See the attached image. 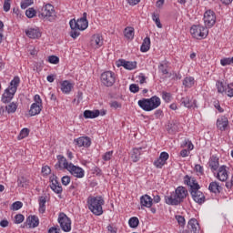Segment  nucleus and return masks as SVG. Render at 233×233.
Wrapping results in <instances>:
<instances>
[{
  "instance_id": "obj_1",
  "label": "nucleus",
  "mask_w": 233,
  "mask_h": 233,
  "mask_svg": "<svg viewBox=\"0 0 233 233\" xmlns=\"http://www.w3.org/2000/svg\"><path fill=\"white\" fill-rule=\"evenodd\" d=\"M188 196V190L185 187L179 186L176 188L175 192L171 193V196L165 197V202L167 205L177 206L181 205Z\"/></svg>"
},
{
  "instance_id": "obj_2",
  "label": "nucleus",
  "mask_w": 233,
  "mask_h": 233,
  "mask_svg": "<svg viewBox=\"0 0 233 233\" xmlns=\"http://www.w3.org/2000/svg\"><path fill=\"white\" fill-rule=\"evenodd\" d=\"M137 105L145 112H152V110L161 106V98L157 96H153L150 98H142L138 100Z\"/></svg>"
},
{
  "instance_id": "obj_3",
  "label": "nucleus",
  "mask_w": 233,
  "mask_h": 233,
  "mask_svg": "<svg viewBox=\"0 0 233 233\" xmlns=\"http://www.w3.org/2000/svg\"><path fill=\"white\" fill-rule=\"evenodd\" d=\"M103 205H105V199H103V197H88L87 198L88 209L95 216H102Z\"/></svg>"
},
{
  "instance_id": "obj_4",
  "label": "nucleus",
  "mask_w": 233,
  "mask_h": 233,
  "mask_svg": "<svg viewBox=\"0 0 233 233\" xmlns=\"http://www.w3.org/2000/svg\"><path fill=\"white\" fill-rule=\"evenodd\" d=\"M190 34L195 39H205L208 35V29L201 25H194L190 28Z\"/></svg>"
},
{
  "instance_id": "obj_5",
  "label": "nucleus",
  "mask_w": 233,
  "mask_h": 233,
  "mask_svg": "<svg viewBox=\"0 0 233 233\" xmlns=\"http://www.w3.org/2000/svg\"><path fill=\"white\" fill-rule=\"evenodd\" d=\"M38 17L40 19H48V21H54V19H56V10H54V6L50 4L44 5L41 11H39Z\"/></svg>"
},
{
  "instance_id": "obj_6",
  "label": "nucleus",
  "mask_w": 233,
  "mask_h": 233,
  "mask_svg": "<svg viewBox=\"0 0 233 233\" xmlns=\"http://www.w3.org/2000/svg\"><path fill=\"white\" fill-rule=\"evenodd\" d=\"M199 188L201 187L198 184H196L192 189H189V192L191 194L192 199L195 201V203H198V205H203L207 198H205V194H203Z\"/></svg>"
},
{
  "instance_id": "obj_7",
  "label": "nucleus",
  "mask_w": 233,
  "mask_h": 233,
  "mask_svg": "<svg viewBox=\"0 0 233 233\" xmlns=\"http://www.w3.org/2000/svg\"><path fill=\"white\" fill-rule=\"evenodd\" d=\"M34 101L35 103L31 105L29 110V115L31 116H39V114H41V111L43 110V100L41 99V96L35 95Z\"/></svg>"
},
{
  "instance_id": "obj_8",
  "label": "nucleus",
  "mask_w": 233,
  "mask_h": 233,
  "mask_svg": "<svg viewBox=\"0 0 233 233\" xmlns=\"http://www.w3.org/2000/svg\"><path fill=\"white\" fill-rule=\"evenodd\" d=\"M87 14L85 12L83 13V16L76 20L73 18L69 21V25H73L75 28H78L81 32L86 30L88 28V19H86Z\"/></svg>"
},
{
  "instance_id": "obj_9",
  "label": "nucleus",
  "mask_w": 233,
  "mask_h": 233,
  "mask_svg": "<svg viewBox=\"0 0 233 233\" xmlns=\"http://www.w3.org/2000/svg\"><path fill=\"white\" fill-rule=\"evenodd\" d=\"M58 223L64 232H70L72 230V220L64 212L59 213Z\"/></svg>"
},
{
  "instance_id": "obj_10",
  "label": "nucleus",
  "mask_w": 233,
  "mask_h": 233,
  "mask_svg": "<svg viewBox=\"0 0 233 233\" xmlns=\"http://www.w3.org/2000/svg\"><path fill=\"white\" fill-rule=\"evenodd\" d=\"M100 79L104 86H114V83H116V74L112 71H106L101 74Z\"/></svg>"
},
{
  "instance_id": "obj_11",
  "label": "nucleus",
  "mask_w": 233,
  "mask_h": 233,
  "mask_svg": "<svg viewBox=\"0 0 233 233\" xmlns=\"http://www.w3.org/2000/svg\"><path fill=\"white\" fill-rule=\"evenodd\" d=\"M204 25L207 28H212L216 25V13L208 10L204 13Z\"/></svg>"
},
{
  "instance_id": "obj_12",
  "label": "nucleus",
  "mask_w": 233,
  "mask_h": 233,
  "mask_svg": "<svg viewBox=\"0 0 233 233\" xmlns=\"http://www.w3.org/2000/svg\"><path fill=\"white\" fill-rule=\"evenodd\" d=\"M50 181V188L55 192V194H62L63 193V187H61V184H59V181L57 180V176L52 175L49 177Z\"/></svg>"
},
{
  "instance_id": "obj_13",
  "label": "nucleus",
  "mask_w": 233,
  "mask_h": 233,
  "mask_svg": "<svg viewBox=\"0 0 233 233\" xmlns=\"http://www.w3.org/2000/svg\"><path fill=\"white\" fill-rule=\"evenodd\" d=\"M72 176L75 177H85V170L81 168L80 167L75 166L72 163H69V167L66 169Z\"/></svg>"
},
{
  "instance_id": "obj_14",
  "label": "nucleus",
  "mask_w": 233,
  "mask_h": 233,
  "mask_svg": "<svg viewBox=\"0 0 233 233\" xmlns=\"http://www.w3.org/2000/svg\"><path fill=\"white\" fill-rule=\"evenodd\" d=\"M56 157L57 163L55 165L56 170H63L64 168L67 170L70 164L68 163V160H66V157H65L63 155H58Z\"/></svg>"
},
{
  "instance_id": "obj_15",
  "label": "nucleus",
  "mask_w": 233,
  "mask_h": 233,
  "mask_svg": "<svg viewBox=\"0 0 233 233\" xmlns=\"http://www.w3.org/2000/svg\"><path fill=\"white\" fill-rule=\"evenodd\" d=\"M183 233H199L198 219L191 218L187 223V229L184 230Z\"/></svg>"
},
{
  "instance_id": "obj_16",
  "label": "nucleus",
  "mask_w": 233,
  "mask_h": 233,
  "mask_svg": "<svg viewBox=\"0 0 233 233\" xmlns=\"http://www.w3.org/2000/svg\"><path fill=\"white\" fill-rule=\"evenodd\" d=\"M74 143L76 147H78L79 148H81V147L88 148L90 145H92V140L88 137H80L78 138H76L74 140Z\"/></svg>"
},
{
  "instance_id": "obj_17",
  "label": "nucleus",
  "mask_w": 233,
  "mask_h": 233,
  "mask_svg": "<svg viewBox=\"0 0 233 233\" xmlns=\"http://www.w3.org/2000/svg\"><path fill=\"white\" fill-rule=\"evenodd\" d=\"M25 225L28 226V228H35L36 227H39V218L35 215H30L25 220Z\"/></svg>"
},
{
  "instance_id": "obj_18",
  "label": "nucleus",
  "mask_w": 233,
  "mask_h": 233,
  "mask_svg": "<svg viewBox=\"0 0 233 233\" xmlns=\"http://www.w3.org/2000/svg\"><path fill=\"white\" fill-rule=\"evenodd\" d=\"M217 177L219 179V181H227V179H228V171H227V166H221L218 168Z\"/></svg>"
},
{
  "instance_id": "obj_19",
  "label": "nucleus",
  "mask_w": 233,
  "mask_h": 233,
  "mask_svg": "<svg viewBox=\"0 0 233 233\" xmlns=\"http://www.w3.org/2000/svg\"><path fill=\"white\" fill-rule=\"evenodd\" d=\"M197 100H191L190 96H184L180 99V104L183 105L186 108H192L193 106L198 107Z\"/></svg>"
},
{
  "instance_id": "obj_20",
  "label": "nucleus",
  "mask_w": 233,
  "mask_h": 233,
  "mask_svg": "<svg viewBox=\"0 0 233 233\" xmlns=\"http://www.w3.org/2000/svg\"><path fill=\"white\" fill-rule=\"evenodd\" d=\"M14 96H15V92L12 91L10 87H7L2 96V101L4 103H10L14 99Z\"/></svg>"
},
{
  "instance_id": "obj_21",
  "label": "nucleus",
  "mask_w": 233,
  "mask_h": 233,
  "mask_svg": "<svg viewBox=\"0 0 233 233\" xmlns=\"http://www.w3.org/2000/svg\"><path fill=\"white\" fill-rule=\"evenodd\" d=\"M217 127L221 132H225L227 130V127H228V118L227 116H222L217 120Z\"/></svg>"
},
{
  "instance_id": "obj_22",
  "label": "nucleus",
  "mask_w": 233,
  "mask_h": 233,
  "mask_svg": "<svg viewBox=\"0 0 233 233\" xmlns=\"http://www.w3.org/2000/svg\"><path fill=\"white\" fill-rule=\"evenodd\" d=\"M140 205L141 207H146V208H151L153 205V199L148 195H143L140 198Z\"/></svg>"
},
{
  "instance_id": "obj_23",
  "label": "nucleus",
  "mask_w": 233,
  "mask_h": 233,
  "mask_svg": "<svg viewBox=\"0 0 233 233\" xmlns=\"http://www.w3.org/2000/svg\"><path fill=\"white\" fill-rule=\"evenodd\" d=\"M25 35L30 39H38L41 36V31H39V28H29L25 30Z\"/></svg>"
},
{
  "instance_id": "obj_24",
  "label": "nucleus",
  "mask_w": 233,
  "mask_h": 233,
  "mask_svg": "<svg viewBox=\"0 0 233 233\" xmlns=\"http://www.w3.org/2000/svg\"><path fill=\"white\" fill-rule=\"evenodd\" d=\"M143 147H135L131 153V159L133 163H137L141 159V154H143Z\"/></svg>"
},
{
  "instance_id": "obj_25",
  "label": "nucleus",
  "mask_w": 233,
  "mask_h": 233,
  "mask_svg": "<svg viewBox=\"0 0 233 233\" xmlns=\"http://www.w3.org/2000/svg\"><path fill=\"white\" fill-rule=\"evenodd\" d=\"M72 88H74V85L70 81L65 80L61 83V91L63 94H70Z\"/></svg>"
},
{
  "instance_id": "obj_26",
  "label": "nucleus",
  "mask_w": 233,
  "mask_h": 233,
  "mask_svg": "<svg viewBox=\"0 0 233 233\" xmlns=\"http://www.w3.org/2000/svg\"><path fill=\"white\" fill-rule=\"evenodd\" d=\"M184 185H187V187H190L189 190H192V188L194 187H196V185H199V184L198 183V181L196 180L195 177H190L188 175H186L184 177Z\"/></svg>"
},
{
  "instance_id": "obj_27",
  "label": "nucleus",
  "mask_w": 233,
  "mask_h": 233,
  "mask_svg": "<svg viewBox=\"0 0 233 233\" xmlns=\"http://www.w3.org/2000/svg\"><path fill=\"white\" fill-rule=\"evenodd\" d=\"M85 119H96V117H99V109L96 110H85L84 111Z\"/></svg>"
},
{
  "instance_id": "obj_28",
  "label": "nucleus",
  "mask_w": 233,
  "mask_h": 233,
  "mask_svg": "<svg viewBox=\"0 0 233 233\" xmlns=\"http://www.w3.org/2000/svg\"><path fill=\"white\" fill-rule=\"evenodd\" d=\"M209 167L211 172H217L219 169V158L213 156L209 160Z\"/></svg>"
},
{
  "instance_id": "obj_29",
  "label": "nucleus",
  "mask_w": 233,
  "mask_h": 233,
  "mask_svg": "<svg viewBox=\"0 0 233 233\" xmlns=\"http://www.w3.org/2000/svg\"><path fill=\"white\" fill-rule=\"evenodd\" d=\"M19 83H21V78H19V76H15L10 82V86H8L9 90L12 92H17Z\"/></svg>"
},
{
  "instance_id": "obj_30",
  "label": "nucleus",
  "mask_w": 233,
  "mask_h": 233,
  "mask_svg": "<svg viewBox=\"0 0 233 233\" xmlns=\"http://www.w3.org/2000/svg\"><path fill=\"white\" fill-rule=\"evenodd\" d=\"M92 45H96V48H100V46H103V36L101 35L96 34L92 36Z\"/></svg>"
},
{
  "instance_id": "obj_31",
  "label": "nucleus",
  "mask_w": 233,
  "mask_h": 233,
  "mask_svg": "<svg viewBox=\"0 0 233 233\" xmlns=\"http://www.w3.org/2000/svg\"><path fill=\"white\" fill-rule=\"evenodd\" d=\"M71 31L69 33L70 37L72 39H77L81 35V30L79 28L76 27L74 24H69Z\"/></svg>"
},
{
  "instance_id": "obj_32",
  "label": "nucleus",
  "mask_w": 233,
  "mask_h": 233,
  "mask_svg": "<svg viewBox=\"0 0 233 233\" xmlns=\"http://www.w3.org/2000/svg\"><path fill=\"white\" fill-rule=\"evenodd\" d=\"M208 190L213 194H219L221 192V186L218 182H211L208 187Z\"/></svg>"
},
{
  "instance_id": "obj_33",
  "label": "nucleus",
  "mask_w": 233,
  "mask_h": 233,
  "mask_svg": "<svg viewBox=\"0 0 233 233\" xmlns=\"http://www.w3.org/2000/svg\"><path fill=\"white\" fill-rule=\"evenodd\" d=\"M39 212L40 214H45L46 212V198L39 197Z\"/></svg>"
},
{
  "instance_id": "obj_34",
  "label": "nucleus",
  "mask_w": 233,
  "mask_h": 233,
  "mask_svg": "<svg viewBox=\"0 0 233 233\" xmlns=\"http://www.w3.org/2000/svg\"><path fill=\"white\" fill-rule=\"evenodd\" d=\"M150 50V37L147 36L140 46V52H148Z\"/></svg>"
},
{
  "instance_id": "obj_35",
  "label": "nucleus",
  "mask_w": 233,
  "mask_h": 233,
  "mask_svg": "<svg viewBox=\"0 0 233 233\" xmlns=\"http://www.w3.org/2000/svg\"><path fill=\"white\" fill-rule=\"evenodd\" d=\"M194 83H195V80H194V77L192 76H187L183 80V86L186 88H192V86H194Z\"/></svg>"
},
{
  "instance_id": "obj_36",
  "label": "nucleus",
  "mask_w": 233,
  "mask_h": 233,
  "mask_svg": "<svg viewBox=\"0 0 233 233\" xmlns=\"http://www.w3.org/2000/svg\"><path fill=\"white\" fill-rule=\"evenodd\" d=\"M167 68H168L167 61H164L158 65V70L159 72H161V74H164V75L168 74V70Z\"/></svg>"
},
{
  "instance_id": "obj_37",
  "label": "nucleus",
  "mask_w": 233,
  "mask_h": 233,
  "mask_svg": "<svg viewBox=\"0 0 233 233\" xmlns=\"http://www.w3.org/2000/svg\"><path fill=\"white\" fill-rule=\"evenodd\" d=\"M128 225L130 228H137V227H139V218H137V217H132L128 220Z\"/></svg>"
},
{
  "instance_id": "obj_38",
  "label": "nucleus",
  "mask_w": 233,
  "mask_h": 233,
  "mask_svg": "<svg viewBox=\"0 0 233 233\" xmlns=\"http://www.w3.org/2000/svg\"><path fill=\"white\" fill-rule=\"evenodd\" d=\"M124 34L127 39H134V27H127Z\"/></svg>"
},
{
  "instance_id": "obj_39",
  "label": "nucleus",
  "mask_w": 233,
  "mask_h": 233,
  "mask_svg": "<svg viewBox=\"0 0 233 233\" xmlns=\"http://www.w3.org/2000/svg\"><path fill=\"white\" fill-rule=\"evenodd\" d=\"M5 110L7 114H15V110H17V104L11 103L8 106H5Z\"/></svg>"
},
{
  "instance_id": "obj_40",
  "label": "nucleus",
  "mask_w": 233,
  "mask_h": 233,
  "mask_svg": "<svg viewBox=\"0 0 233 233\" xmlns=\"http://www.w3.org/2000/svg\"><path fill=\"white\" fill-rule=\"evenodd\" d=\"M137 67V62L136 61L134 62L126 61V64L124 66V68H126V70H134Z\"/></svg>"
},
{
  "instance_id": "obj_41",
  "label": "nucleus",
  "mask_w": 233,
  "mask_h": 233,
  "mask_svg": "<svg viewBox=\"0 0 233 233\" xmlns=\"http://www.w3.org/2000/svg\"><path fill=\"white\" fill-rule=\"evenodd\" d=\"M152 20L156 23L157 28H163V25L161 24V20L159 19V15L153 13Z\"/></svg>"
},
{
  "instance_id": "obj_42",
  "label": "nucleus",
  "mask_w": 233,
  "mask_h": 233,
  "mask_svg": "<svg viewBox=\"0 0 233 233\" xmlns=\"http://www.w3.org/2000/svg\"><path fill=\"white\" fill-rule=\"evenodd\" d=\"M37 14V11L34 9V7H30L25 11V15L28 17V19H32L33 17H35V15Z\"/></svg>"
},
{
  "instance_id": "obj_43",
  "label": "nucleus",
  "mask_w": 233,
  "mask_h": 233,
  "mask_svg": "<svg viewBox=\"0 0 233 233\" xmlns=\"http://www.w3.org/2000/svg\"><path fill=\"white\" fill-rule=\"evenodd\" d=\"M162 99L165 101V103H170V101H172V94L167 91H163Z\"/></svg>"
},
{
  "instance_id": "obj_44",
  "label": "nucleus",
  "mask_w": 233,
  "mask_h": 233,
  "mask_svg": "<svg viewBox=\"0 0 233 233\" xmlns=\"http://www.w3.org/2000/svg\"><path fill=\"white\" fill-rule=\"evenodd\" d=\"M220 65L222 66H227L228 65H233V56L230 58V57H228V58H222L220 60Z\"/></svg>"
},
{
  "instance_id": "obj_45",
  "label": "nucleus",
  "mask_w": 233,
  "mask_h": 233,
  "mask_svg": "<svg viewBox=\"0 0 233 233\" xmlns=\"http://www.w3.org/2000/svg\"><path fill=\"white\" fill-rule=\"evenodd\" d=\"M165 165H167V162H164V160L159 157L154 161V166L156 167V168H163Z\"/></svg>"
},
{
  "instance_id": "obj_46",
  "label": "nucleus",
  "mask_w": 233,
  "mask_h": 233,
  "mask_svg": "<svg viewBox=\"0 0 233 233\" xmlns=\"http://www.w3.org/2000/svg\"><path fill=\"white\" fill-rule=\"evenodd\" d=\"M28 134H30V129L28 128H23L20 131V134L18 136V139H25V137H28Z\"/></svg>"
},
{
  "instance_id": "obj_47",
  "label": "nucleus",
  "mask_w": 233,
  "mask_h": 233,
  "mask_svg": "<svg viewBox=\"0 0 233 233\" xmlns=\"http://www.w3.org/2000/svg\"><path fill=\"white\" fill-rule=\"evenodd\" d=\"M34 3V0H23L21 2V8L22 10H26L28 6H32V4Z\"/></svg>"
},
{
  "instance_id": "obj_48",
  "label": "nucleus",
  "mask_w": 233,
  "mask_h": 233,
  "mask_svg": "<svg viewBox=\"0 0 233 233\" xmlns=\"http://www.w3.org/2000/svg\"><path fill=\"white\" fill-rule=\"evenodd\" d=\"M20 208H23V202L21 201H15L11 206V210H20Z\"/></svg>"
},
{
  "instance_id": "obj_49",
  "label": "nucleus",
  "mask_w": 233,
  "mask_h": 233,
  "mask_svg": "<svg viewBox=\"0 0 233 233\" xmlns=\"http://www.w3.org/2000/svg\"><path fill=\"white\" fill-rule=\"evenodd\" d=\"M217 88H218V92L219 94H223V92H225V90H227V86L225 84H223V82H218Z\"/></svg>"
},
{
  "instance_id": "obj_50",
  "label": "nucleus",
  "mask_w": 233,
  "mask_h": 233,
  "mask_svg": "<svg viewBox=\"0 0 233 233\" xmlns=\"http://www.w3.org/2000/svg\"><path fill=\"white\" fill-rule=\"evenodd\" d=\"M23 221H25V216L23 214H17L15 216V225H20V223H23Z\"/></svg>"
},
{
  "instance_id": "obj_51",
  "label": "nucleus",
  "mask_w": 233,
  "mask_h": 233,
  "mask_svg": "<svg viewBox=\"0 0 233 233\" xmlns=\"http://www.w3.org/2000/svg\"><path fill=\"white\" fill-rule=\"evenodd\" d=\"M175 219H177L179 227H184L185 226V217L181 216V215H177L175 216Z\"/></svg>"
},
{
  "instance_id": "obj_52",
  "label": "nucleus",
  "mask_w": 233,
  "mask_h": 233,
  "mask_svg": "<svg viewBox=\"0 0 233 233\" xmlns=\"http://www.w3.org/2000/svg\"><path fill=\"white\" fill-rule=\"evenodd\" d=\"M114 155V151H107L103 155L102 159L104 161H110L112 159V156Z\"/></svg>"
},
{
  "instance_id": "obj_53",
  "label": "nucleus",
  "mask_w": 233,
  "mask_h": 233,
  "mask_svg": "<svg viewBox=\"0 0 233 233\" xmlns=\"http://www.w3.org/2000/svg\"><path fill=\"white\" fill-rule=\"evenodd\" d=\"M195 171L197 172V174L198 176H203L205 174L203 166H201L199 164L195 165Z\"/></svg>"
},
{
  "instance_id": "obj_54",
  "label": "nucleus",
  "mask_w": 233,
  "mask_h": 233,
  "mask_svg": "<svg viewBox=\"0 0 233 233\" xmlns=\"http://www.w3.org/2000/svg\"><path fill=\"white\" fill-rule=\"evenodd\" d=\"M17 184H18V187H20L21 188H25V187H26V178L23 177L18 178Z\"/></svg>"
},
{
  "instance_id": "obj_55",
  "label": "nucleus",
  "mask_w": 233,
  "mask_h": 233,
  "mask_svg": "<svg viewBox=\"0 0 233 233\" xmlns=\"http://www.w3.org/2000/svg\"><path fill=\"white\" fill-rule=\"evenodd\" d=\"M48 61L51 65H57L59 63V58L56 56H50Z\"/></svg>"
},
{
  "instance_id": "obj_56",
  "label": "nucleus",
  "mask_w": 233,
  "mask_h": 233,
  "mask_svg": "<svg viewBox=\"0 0 233 233\" xmlns=\"http://www.w3.org/2000/svg\"><path fill=\"white\" fill-rule=\"evenodd\" d=\"M61 181H62V185H64V187H67V185H70L71 178L69 176H64L62 177Z\"/></svg>"
},
{
  "instance_id": "obj_57",
  "label": "nucleus",
  "mask_w": 233,
  "mask_h": 233,
  "mask_svg": "<svg viewBox=\"0 0 233 233\" xmlns=\"http://www.w3.org/2000/svg\"><path fill=\"white\" fill-rule=\"evenodd\" d=\"M129 90L130 92H132L133 94H137V92H139V86L136 85V84H131L129 86Z\"/></svg>"
},
{
  "instance_id": "obj_58",
  "label": "nucleus",
  "mask_w": 233,
  "mask_h": 233,
  "mask_svg": "<svg viewBox=\"0 0 233 233\" xmlns=\"http://www.w3.org/2000/svg\"><path fill=\"white\" fill-rule=\"evenodd\" d=\"M168 157H170V156L168 155V153L167 152H162L160 153V156L158 158L162 159V161L166 162L168 161Z\"/></svg>"
},
{
  "instance_id": "obj_59",
  "label": "nucleus",
  "mask_w": 233,
  "mask_h": 233,
  "mask_svg": "<svg viewBox=\"0 0 233 233\" xmlns=\"http://www.w3.org/2000/svg\"><path fill=\"white\" fill-rule=\"evenodd\" d=\"M12 0L4 1V12H10V3Z\"/></svg>"
},
{
  "instance_id": "obj_60",
  "label": "nucleus",
  "mask_w": 233,
  "mask_h": 233,
  "mask_svg": "<svg viewBox=\"0 0 233 233\" xmlns=\"http://www.w3.org/2000/svg\"><path fill=\"white\" fill-rule=\"evenodd\" d=\"M51 172H52V169H50V167L44 166L42 167V174H44L45 176H48Z\"/></svg>"
},
{
  "instance_id": "obj_61",
  "label": "nucleus",
  "mask_w": 233,
  "mask_h": 233,
  "mask_svg": "<svg viewBox=\"0 0 233 233\" xmlns=\"http://www.w3.org/2000/svg\"><path fill=\"white\" fill-rule=\"evenodd\" d=\"M224 92H226L228 97H233V88L230 86L228 85Z\"/></svg>"
},
{
  "instance_id": "obj_62",
  "label": "nucleus",
  "mask_w": 233,
  "mask_h": 233,
  "mask_svg": "<svg viewBox=\"0 0 233 233\" xmlns=\"http://www.w3.org/2000/svg\"><path fill=\"white\" fill-rule=\"evenodd\" d=\"M214 106H215V108H217V110H218V112L220 113V114H223V112H225V110L221 107V105H219V101H215L214 102Z\"/></svg>"
},
{
  "instance_id": "obj_63",
  "label": "nucleus",
  "mask_w": 233,
  "mask_h": 233,
  "mask_svg": "<svg viewBox=\"0 0 233 233\" xmlns=\"http://www.w3.org/2000/svg\"><path fill=\"white\" fill-rule=\"evenodd\" d=\"M111 108H115V110H117V108H121V104L117 101H113L110 103Z\"/></svg>"
},
{
  "instance_id": "obj_64",
  "label": "nucleus",
  "mask_w": 233,
  "mask_h": 233,
  "mask_svg": "<svg viewBox=\"0 0 233 233\" xmlns=\"http://www.w3.org/2000/svg\"><path fill=\"white\" fill-rule=\"evenodd\" d=\"M61 229L59 228L52 227L48 229V233H59Z\"/></svg>"
}]
</instances>
